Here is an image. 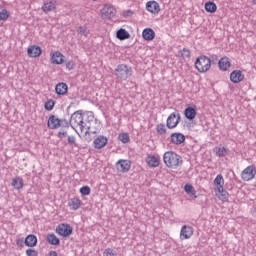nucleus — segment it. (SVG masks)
Instances as JSON below:
<instances>
[{"label": "nucleus", "mask_w": 256, "mask_h": 256, "mask_svg": "<svg viewBox=\"0 0 256 256\" xmlns=\"http://www.w3.org/2000/svg\"><path fill=\"white\" fill-rule=\"evenodd\" d=\"M163 161L166 167H169L170 169H175L183 164V158L181 155H178L173 151L165 152L163 155Z\"/></svg>", "instance_id": "nucleus-1"}, {"label": "nucleus", "mask_w": 256, "mask_h": 256, "mask_svg": "<svg viewBox=\"0 0 256 256\" xmlns=\"http://www.w3.org/2000/svg\"><path fill=\"white\" fill-rule=\"evenodd\" d=\"M48 129H59V127H63V129H69L71 127V121L65 118H58L54 114H51L47 120Z\"/></svg>", "instance_id": "nucleus-2"}, {"label": "nucleus", "mask_w": 256, "mask_h": 256, "mask_svg": "<svg viewBox=\"0 0 256 256\" xmlns=\"http://www.w3.org/2000/svg\"><path fill=\"white\" fill-rule=\"evenodd\" d=\"M194 65L198 73H207V71L211 69V59H209V57L206 55H201L196 58Z\"/></svg>", "instance_id": "nucleus-3"}, {"label": "nucleus", "mask_w": 256, "mask_h": 256, "mask_svg": "<svg viewBox=\"0 0 256 256\" xmlns=\"http://www.w3.org/2000/svg\"><path fill=\"white\" fill-rule=\"evenodd\" d=\"M114 75L118 77V79L127 81V79H129V77L133 75V68H131L127 64H119L115 69Z\"/></svg>", "instance_id": "nucleus-4"}, {"label": "nucleus", "mask_w": 256, "mask_h": 256, "mask_svg": "<svg viewBox=\"0 0 256 256\" xmlns=\"http://www.w3.org/2000/svg\"><path fill=\"white\" fill-rule=\"evenodd\" d=\"M101 19H113L117 15V10L111 4H105L104 7L100 10Z\"/></svg>", "instance_id": "nucleus-5"}, {"label": "nucleus", "mask_w": 256, "mask_h": 256, "mask_svg": "<svg viewBox=\"0 0 256 256\" xmlns=\"http://www.w3.org/2000/svg\"><path fill=\"white\" fill-rule=\"evenodd\" d=\"M56 233L60 235V237H70V235H73V227L66 223L59 224L56 227Z\"/></svg>", "instance_id": "nucleus-6"}, {"label": "nucleus", "mask_w": 256, "mask_h": 256, "mask_svg": "<svg viewBox=\"0 0 256 256\" xmlns=\"http://www.w3.org/2000/svg\"><path fill=\"white\" fill-rule=\"evenodd\" d=\"M255 175H256L255 165H250L246 167L241 173V177L243 181H252V179H255Z\"/></svg>", "instance_id": "nucleus-7"}, {"label": "nucleus", "mask_w": 256, "mask_h": 256, "mask_svg": "<svg viewBox=\"0 0 256 256\" xmlns=\"http://www.w3.org/2000/svg\"><path fill=\"white\" fill-rule=\"evenodd\" d=\"M119 173H129L131 170V160L120 159L115 165Z\"/></svg>", "instance_id": "nucleus-8"}, {"label": "nucleus", "mask_w": 256, "mask_h": 256, "mask_svg": "<svg viewBox=\"0 0 256 256\" xmlns=\"http://www.w3.org/2000/svg\"><path fill=\"white\" fill-rule=\"evenodd\" d=\"M193 237V227L183 225L180 231V239L184 241V239H191Z\"/></svg>", "instance_id": "nucleus-9"}, {"label": "nucleus", "mask_w": 256, "mask_h": 256, "mask_svg": "<svg viewBox=\"0 0 256 256\" xmlns=\"http://www.w3.org/2000/svg\"><path fill=\"white\" fill-rule=\"evenodd\" d=\"M184 117L188 121H193L197 117V106H188L184 110Z\"/></svg>", "instance_id": "nucleus-10"}, {"label": "nucleus", "mask_w": 256, "mask_h": 256, "mask_svg": "<svg viewBox=\"0 0 256 256\" xmlns=\"http://www.w3.org/2000/svg\"><path fill=\"white\" fill-rule=\"evenodd\" d=\"M243 79H245V75L243 74V72L241 70H233L230 73V81L232 83H241V81H243Z\"/></svg>", "instance_id": "nucleus-11"}, {"label": "nucleus", "mask_w": 256, "mask_h": 256, "mask_svg": "<svg viewBox=\"0 0 256 256\" xmlns=\"http://www.w3.org/2000/svg\"><path fill=\"white\" fill-rule=\"evenodd\" d=\"M170 141L173 145H183L185 141V136L183 133L174 132L170 135Z\"/></svg>", "instance_id": "nucleus-12"}, {"label": "nucleus", "mask_w": 256, "mask_h": 256, "mask_svg": "<svg viewBox=\"0 0 256 256\" xmlns=\"http://www.w3.org/2000/svg\"><path fill=\"white\" fill-rule=\"evenodd\" d=\"M28 57L36 58L41 57V53H43V49L41 46L32 45L27 49Z\"/></svg>", "instance_id": "nucleus-13"}, {"label": "nucleus", "mask_w": 256, "mask_h": 256, "mask_svg": "<svg viewBox=\"0 0 256 256\" xmlns=\"http://www.w3.org/2000/svg\"><path fill=\"white\" fill-rule=\"evenodd\" d=\"M51 63L53 65H63L65 63V56L61 52L56 51L51 56Z\"/></svg>", "instance_id": "nucleus-14"}, {"label": "nucleus", "mask_w": 256, "mask_h": 256, "mask_svg": "<svg viewBox=\"0 0 256 256\" xmlns=\"http://www.w3.org/2000/svg\"><path fill=\"white\" fill-rule=\"evenodd\" d=\"M94 149H103L109 143L107 137L100 135L94 139Z\"/></svg>", "instance_id": "nucleus-15"}, {"label": "nucleus", "mask_w": 256, "mask_h": 256, "mask_svg": "<svg viewBox=\"0 0 256 256\" xmlns=\"http://www.w3.org/2000/svg\"><path fill=\"white\" fill-rule=\"evenodd\" d=\"M83 110H77L76 112H74L71 117H70V125L71 123H75L76 125H79L80 123H83Z\"/></svg>", "instance_id": "nucleus-16"}, {"label": "nucleus", "mask_w": 256, "mask_h": 256, "mask_svg": "<svg viewBox=\"0 0 256 256\" xmlns=\"http://www.w3.org/2000/svg\"><path fill=\"white\" fill-rule=\"evenodd\" d=\"M55 9H57V1H44V4L42 6V11L44 13H50V11H55Z\"/></svg>", "instance_id": "nucleus-17"}, {"label": "nucleus", "mask_w": 256, "mask_h": 256, "mask_svg": "<svg viewBox=\"0 0 256 256\" xmlns=\"http://www.w3.org/2000/svg\"><path fill=\"white\" fill-rule=\"evenodd\" d=\"M146 9L149 11V13H153V15H157L159 11H161V7L159 6V3L155 1H149L146 3Z\"/></svg>", "instance_id": "nucleus-18"}, {"label": "nucleus", "mask_w": 256, "mask_h": 256, "mask_svg": "<svg viewBox=\"0 0 256 256\" xmlns=\"http://www.w3.org/2000/svg\"><path fill=\"white\" fill-rule=\"evenodd\" d=\"M218 67L220 71H227L229 67H231V61L229 60V57L224 56L218 61Z\"/></svg>", "instance_id": "nucleus-19"}, {"label": "nucleus", "mask_w": 256, "mask_h": 256, "mask_svg": "<svg viewBox=\"0 0 256 256\" xmlns=\"http://www.w3.org/2000/svg\"><path fill=\"white\" fill-rule=\"evenodd\" d=\"M55 91L57 95H67V91H69V86L65 82H59L55 86Z\"/></svg>", "instance_id": "nucleus-20"}, {"label": "nucleus", "mask_w": 256, "mask_h": 256, "mask_svg": "<svg viewBox=\"0 0 256 256\" xmlns=\"http://www.w3.org/2000/svg\"><path fill=\"white\" fill-rule=\"evenodd\" d=\"M81 205H83V202L77 197H74L68 201V207H70L71 211H77Z\"/></svg>", "instance_id": "nucleus-21"}, {"label": "nucleus", "mask_w": 256, "mask_h": 256, "mask_svg": "<svg viewBox=\"0 0 256 256\" xmlns=\"http://www.w3.org/2000/svg\"><path fill=\"white\" fill-rule=\"evenodd\" d=\"M144 41H153L155 39V31L152 28H145L142 32Z\"/></svg>", "instance_id": "nucleus-22"}, {"label": "nucleus", "mask_w": 256, "mask_h": 256, "mask_svg": "<svg viewBox=\"0 0 256 256\" xmlns=\"http://www.w3.org/2000/svg\"><path fill=\"white\" fill-rule=\"evenodd\" d=\"M37 243H38V240H37V236H35L34 234H29L26 236L25 238V245L26 247H37Z\"/></svg>", "instance_id": "nucleus-23"}, {"label": "nucleus", "mask_w": 256, "mask_h": 256, "mask_svg": "<svg viewBox=\"0 0 256 256\" xmlns=\"http://www.w3.org/2000/svg\"><path fill=\"white\" fill-rule=\"evenodd\" d=\"M116 37L119 39V41H125L126 39H131V34L125 28H120L116 32Z\"/></svg>", "instance_id": "nucleus-24"}, {"label": "nucleus", "mask_w": 256, "mask_h": 256, "mask_svg": "<svg viewBox=\"0 0 256 256\" xmlns=\"http://www.w3.org/2000/svg\"><path fill=\"white\" fill-rule=\"evenodd\" d=\"M46 241L49 245H61V240L54 233L47 234Z\"/></svg>", "instance_id": "nucleus-25"}, {"label": "nucleus", "mask_w": 256, "mask_h": 256, "mask_svg": "<svg viewBox=\"0 0 256 256\" xmlns=\"http://www.w3.org/2000/svg\"><path fill=\"white\" fill-rule=\"evenodd\" d=\"M11 185L14 189L20 191V189H23L25 184L23 183V178L16 176L12 179Z\"/></svg>", "instance_id": "nucleus-26"}, {"label": "nucleus", "mask_w": 256, "mask_h": 256, "mask_svg": "<svg viewBox=\"0 0 256 256\" xmlns=\"http://www.w3.org/2000/svg\"><path fill=\"white\" fill-rule=\"evenodd\" d=\"M175 119H177V115L175 114V112L171 113L167 120H166V127H168V129H175V127L177 126H173L175 123Z\"/></svg>", "instance_id": "nucleus-27"}, {"label": "nucleus", "mask_w": 256, "mask_h": 256, "mask_svg": "<svg viewBox=\"0 0 256 256\" xmlns=\"http://www.w3.org/2000/svg\"><path fill=\"white\" fill-rule=\"evenodd\" d=\"M146 163L149 165V167H157L160 163L159 157L153 155V156H148L146 158Z\"/></svg>", "instance_id": "nucleus-28"}, {"label": "nucleus", "mask_w": 256, "mask_h": 256, "mask_svg": "<svg viewBox=\"0 0 256 256\" xmlns=\"http://www.w3.org/2000/svg\"><path fill=\"white\" fill-rule=\"evenodd\" d=\"M184 191L189 195V197H193V199H197V195H195L197 191H195V188L193 187V185L185 184Z\"/></svg>", "instance_id": "nucleus-29"}, {"label": "nucleus", "mask_w": 256, "mask_h": 256, "mask_svg": "<svg viewBox=\"0 0 256 256\" xmlns=\"http://www.w3.org/2000/svg\"><path fill=\"white\" fill-rule=\"evenodd\" d=\"M204 7L207 13H215L217 11V4H215V2L208 1L205 3Z\"/></svg>", "instance_id": "nucleus-30"}, {"label": "nucleus", "mask_w": 256, "mask_h": 256, "mask_svg": "<svg viewBox=\"0 0 256 256\" xmlns=\"http://www.w3.org/2000/svg\"><path fill=\"white\" fill-rule=\"evenodd\" d=\"M214 185L217 189L223 188V185H225V179H223V175L218 174L216 178L214 179Z\"/></svg>", "instance_id": "nucleus-31"}, {"label": "nucleus", "mask_w": 256, "mask_h": 256, "mask_svg": "<svg viewBox=\"0 0 256 256\" xmlns=\"http://www.w3.org/2000/svg\"><path fill=\"white\" fill-rule=\"evenodd\" d=\"M213 151L217 157H225L227 155V149L223 146L215 147Z\"/></svg>", "instance_id": "nucleus-32"}, {"label": "nucleus", "mask_w": 256, "mask_h": 256, "mask_svg": "<svg viewBox=\"0 0 256 256\" xmlns=\"http://www.w3.org/2000/svg\"><path fill=\"white\" fill-rule=\"evenodd\" d=\"M78 127H80L81 133H83V130L86 129L85 135H88L89 131H91V124H87L85 119L78 125Z\"/></svg>", "instance_id": "nucleus-33"}, {"label": "nucleus", "mask_w": 256, "mask_h": 256, "mask_svg": "<svg viewBox=\"0 0 256 256\" xmlns=\"http://www.w3.org/2000/svg\"><path fill=\"white\" fill-rule=\"evenodd\" d=\"M44 109L45 111H53V109H55V100L49 99L46 101L44 104Z\"/></svg>", "instance_id": "nucleus-34"}, {"label": "nucleus", "mask_w": 256, "mask_h": 256, "mask_svg": "<svg viewBox=\"0 0 256 256\" xmlns=\"http://www.w3.org/2000/svg\"><path fill=\"white\" fill-rule=\"evenodd\" d=\"M218 193H220V199L222 201H229V192H227V190L220 188L218 189Z\"/></svg>", "instance_id": "nucleus-35"}, {"label": "nucleus", "mask_w": 256, "mask_h": 256, "mask_svg": "<svg viewBox=\"0 0 256 256\" xmlns=\"http://www.w3.org/2000/svg\"><path fill=\"white\" fill-rule=\"evenodd\" d=\"M178 57H182V59H185V57L189 58L191 57V51L187 48H183V50L178 51Z\"/></svg>", "instance_id": "nucleus-36"}, {"label": "nucleus", "mask_w": 256, "mask_h": 256, "mask_svg": "<svg viewBox=\"0 0 256 256\" xmlns=\"http://www.w3.org/2000/svg\"><path fill=\"white\" fill-rule=\"evenodd\" d=\"M156 132L158 135H165V133H167V128H165V124L163 123L157 124Z\"/></svg>", "instance_id": "nucleus-37"}, {"label": "nucleus", "mask_w": 256, "mask_h": 256, "mask_svg": "<svg viewBox=\"0 0 256 256\" xmlns=\"http://www.w3.org/2000/svg\"><path fill=\"white\" fill-rule=\"evenodd\" d=\"M118 139L122 143H129V141H131V138L129 137L128 133L119 134Z\"/></svg>", "instance_id": "nucleus-38"}, {"label": "nucleus", "mask_w": 256, "mask_h": 256, "mask_svg": "<svg viewBox=\"0 0 256 256\" xmlns=\"http://www.w3.org/2000/svg\"><path fill=\"white\" fill-rule=\"evenodd\" d=\"M80 194L84 197H87V195H91V188L89 186H82L80 188Z\"/></svg>", "instance_id": "nucleus-39"}, {"label": "nucleus", "mask_w": 256, "mask_h": 256, "mask_svg": "<svg viewBox=\"0 0 256 256\" xmlns=\"http://www.w3.org/2000/svg\"><path fill=\"white\" fill-rule=\"evenodd\" d=\"M10 17V13L8 12L7 9H3L0 12V21H7V19H9Z\"/></svg>", "instance_id": "nucleus-40"}, {"label": "nucleus", "mask_w": 256, "mask_h": 256, "mask_svg": "<svg viewBox=\"0 0 256 256\" xmlns=\"http://www.w3.org/2000/svg\"><path fill=\"white\" fill-rule=\"evenodd\" d=\"M117 256V252L113 250V248H106L103 252V256Z\"/></svg>", "instance_id": "nucleus-41"}, {"label": "nucleus", "mask_w": 256, "mask_h": 256, "mask_svg": "<svg viewBox=\"0 0 256 256\" xmlns=\"http://www.w3.org/2000/svg\"><path fill=\"white\" fill-rule=\"evenodd\" d=\"M208 59H210V67H211V65H217V61L219 57L217 56V54H212L210 57H208Z\"/></svg>", "instance_id": "nucleus-42"}, {"label": "nucleus", "mask_w": 256, "mask_h": 256, "mask_svg": "<svg viewBox=\"0 0 256 256\" xmlns=\"http://www.w3.org/2000/svg\"><path fill=\"white\" fill-rule=\"evenodd\" d=\"M26 255L27 256H39V252L33 248H29L26 250Z\"/></svg>", "instance_id": "nucleus-43"}, {"label": "nucleus", "mask_w": 256, "mask_h": 256, "mask_svg": "<svg viewBox=\"0 0 256 256\" xmlns=\"http://www.w3.org/2000/svg\"><path fill=\"white\" fill-rule=\"evenodd\" d=\"M66 69L68 71H72V69H75V62L73 60H70L66 63Z\"/></svg>", "instance_id": "nucleus-44"}, {"label": "nucleus", "mask_w": 256, "mask_h": 256, "mask_svg": "<svg viewBox=\"0 0 256 256\" xmlns=\"http://www.w3.org/2000/svg\"><path fill=\"white\" fill-rule=\"evenodd\" d=\"M176 118H175V123L172 125L173 127H177L179 123H181V114L179 112H175Z\"/></svg>", "instance_id": "nucleus-45"}, {"label": "nucleus", "mask_w": 256, "mask_h": 256, "mask_svg": "<svg viewBox=\"0 0 256 256\" xmlns=\"http://www.w3.org/2000/svg\"><path fill=\"white\" fill-rule=\"evenodd\" d=\"M58 139H63V137H67V131H65V128L62 127V129L57 134Z\"/></svg>", "instance_id": "nucleus-46"}, {"label": "nucleus", "mask_w": 256, "mask_h": 256, "mask_svg": "<svg viewBox=\"0 0 256 256\" xmlns=\"http://www.w3.org/2000/svg\"><path fill=\"white\" fill-rule=\"evenodd\" d=\"M95 121V116L93 114L88 115L87 119L84 120V123H87V125H91Z\"/></svg>", "instance_id": "nucleus-47"}, {"label": "nucleus", "mask_w": 256, "mask_h": 256, "mask_svg": "<svg viewBox=\"0 0 256 256\" xmlns=\"http://www.w3.org/2000/svg\"><path fill=\"white\" fill-rule=\"evenodd\" d=\"M16 245L21 248L25 247V239L19 238L18 240H16Z\"/></svg>", "instance_id": "nucleus-48"}, {"label": "nucleus", "mask_w": 256, "mask_h": 256, "mask_svg": "<svg viewBox=\"0 0 256 256\" xmlns=\"http://www.w3.org/2000/svg\"><path fill=\"white\" fill-rule=\"evenodd\" d=\"M68 145H76L75 136H68Z\"/></svg>", "instance_id": "nucleus-49"}, {"label": "nucleus", "mask_w": 256, "mask_h": 256, "mask_svg": "<svg viewBox=\"0 0 256 256\" xmlns=\"http://www.w3.org/2000/svg\"><path fill=\"white\" fill-rule=\"evenodd\" d=\"M79 33H81V35H85V33H87V28L85 26H80Z\"/></svg>", "instance_id": "nucleus-50"}, {"label": "nucleus", "mask_w": 256, "mask_h": 256, "mask_svg": "<svg viewBox=\"0 0 256 256\" xmlns=\"http://www.w3.org/2000/svg\"><path fill=\"white\" fill-rule=\"evenodd\" d=\"M123 15H124L125 17H131V15H133V11L127 10V11L124 12Z\"/></svg>", "instance_id": "nucleus-51"}, {"label": "nucleus", "mask_w": 256, "mask_h": 256, "mask_svg": "<svg viewBox=\"0 0 256 256\" xmlns=\"http://www.w3.org/2000/svg\"><path fill=\"white\" fill-rule=\"evenodd\" d=\"M49 256H59V255L57 254V251H50Z\"/></svg>", "instance_id": "nucleus-52"}, {"label": "nucleus", "mask_w": 256, "mask_h": 256, "mask_svg": "<svg viewBox=\"0 0 256 256\" xmlns=\"http://www.w3.org/2000/svg\"><path fill=\"white\" fill-rule=\"evenodd\" d=\"M254 5H256V0H253Z\"/></svg>", "instance_id": "nucleus-53"}, {"label": "nucleus", "mask_w": 256, "mask_h": 256, "mask_svg": "<svg viewBox=\"0 0 256 256\" xmlns=\"http://www.w3.org/2000/svg\"><path fill=\"white\" fill-rule=\"evenodd\" d=\"M76 133L79 135V137H81V134H79V132L76 131Z\"/></svg>", "instance_id": "nucleus-54"}, {"label": "nucleus", "mask_w": 256, "mask_h": 256, "mask_svg": "<svg viewBox=\"0 0 256 256\" xmlns=\"http://www.w3.org/2000/svg\"><path fill=\"white\" fill-rule=\"evenodd\" d=\"M92 1H97V0H92Z\"/></svg>", "instance_id": "nucleus-55"}]
</instances>
